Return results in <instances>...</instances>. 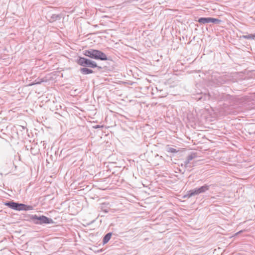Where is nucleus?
I'll return each mask as SVG.
<instances>
[{
	"mask_svg": "<svg viewBox=\"0 0 255 255\" xmlns=\"http://www.w3.org/2000/svg\"><path fill=\"white\" fill-rule=\"evenodd\" d=\"M61 18V14H53L50 16L49 21L50 22H53L57 20L60 19Z\"/></svg>",
	"mask_w": 255,
	"mask_h": 255,
	"instance_id": "nucleus-11",
	"label": "nucleus"
},
{
	"mask_svg": "<svg viewBox=\"0 0 255 255\" xmlns=\"http://www.w3.org/2000/svg\"><path fill=\"white\" fill-rule=\"evenodd\" d=\"M229 109L231 110H233V111H231L230 113L233 115H237L239 112V107L237 106L236 108H234L232 106L229 108Z\"/></svg>",
	"mask_w": 255,
	"mask_h": 255,
	"instance_id": "nucleus-18",
	"label": "nucleus"
},
{
	"mask_svg": "<svg viewBox=\"0 0 255 255\" xmlns=\"http://www.w3.org/2000/svg\"><path fill=\"white\" fill-rule=\"evenodd\" d=\"M138 0H128V1H128V2H131L133 1H138Z\"/></svg>",
	"mask_w": 255,
	"mask_h": 255,
	"instance_id": "nucleus-27",
	"label": "nucleus"
},
{
	"mask_svg": "<svg viewBox=\"0 0 255 255\" xmlns=\"http://www.w3.org/2000/svg\"><path fill=\"white\" fill-rule=\"evenodd\" d=\"M45 81H46V80H44L43 79H39V78H38L36 80H35V81L33 83H32V84H29V85L31 86V85H35V84H40L42 82H45Z\"/></svg>",
	"mask_w": 255,
	"mask_h": 255,
	"instance_id": "nucleus-22",
	"label": "nucleus"
},
{
	"mask_svg": "<svg viewBox=\"0 0 255 255\" xmlns=\"http://www.w3.org/2000/svg\"><path fill=\"white\" fill-rule=\"evenodd\" d=\"M196 157H197V153H192L191 154L189 155L187 157V159L190 161L193 159L195 158Z\"/></svg>",
	"mask_w": 255,
	"mask_h": 255,
	"instance_id": "nucleus-23",
	"label": "nucleus"
},
{
	"mask_svg": "<svg viewBox=\"0 0 255 255\" xmlns=\"http://www.w3.org/2000/svg\"><path fill=\"white\" fill-rule=\"evenodd\" d=\"M240 96L241 95H240ZM253 100L252 96H247V95H243L242 97H240V105H246L247 104L248 105H250V102Z\"/></svg>",
	"mask_w": 255,
	"mask_h": 255,
	"instance_id": "nucleus-6",
	"label": "nucleus"
},
{
	"mask_svg": "<svg viewBox=\"0 0 255 255\" xmlns=\"http://www.w3.org/2000/svg\"><path fill=\"white\" fill-rule=\"evenodd\" d=\"M165 150L168 152L171 153H177L178 150H176L175 148L171 147L169 145H167L165 147Z\"/></svg>",
	"mask_w": 255,
	"mask_h": 255,
	"instance_id": "nucleus-15",
	"label": "nucleus"
},
{
	"mask_svg": "<svg viewBox=\"0 0 255 255\" xmlns=\"http://www.w3.org/2000/svg\"><path fill=\"white\" fill-rule=\"evenodd\" d=\"M89 67H82L79 69V71L83 75H88L93 73L94 72L91 69L88 68Z\"/></svg>",
	"mask_w": 255,
	"mask_h": 255,
	"instance_id": "nucleus-8",
	"label": "nucleus"
},
{
	"mask_svg": "<svg viewBox=\"0 0 255 255\" xmlns=\"http://www.w3.org/2000/svg\"><path fill=\"white\" fill-rule=\"evenodd\" d=\"M211 17H200L197 21L201 24H206L211 23Z\"/></svg>",
	"mask_w": 255,
	"mask_h": 255,
	"instance_id": "nucleus-10",
	"label": "nucleus"
},
{
	"mask_svg": "<svg viewBox=\"0 0 255 255\" xmlns=\"http://www.w3.org/2000/svg\"><path fill=\"white\" fill-rule=\"evenodd\" d=\"M24 211H29V210H32L33 209V207L31 205H27L26 204H24Z\"/></svg>",
	"mask_w": 255,
	"mask_h": 255,
	"instance_id": "nucleus-24",
	"label": "nucleus"
},
{
	"mask_svg": "<svg viewBox=\"0 0 255 255\" xmlns=\"http://www.w3.org/2000/svg\"><path fill=\"white\" fill-rule=\"evenodd\" d=\"M222 21L219 19L211 17V23H213L215 24H220Z\"/></svg>",
	"mask_w": 255,
	"mask_h": 255,
	"instance_id": "nucleus-21",
	"label": "nucleus"
},
{
	"mask_svg": "<svg viewBox=\"0 0 255 255\" xmlns=\"http://www.w3.org/2000/svg\"><path fill=\"white\" fill-rule=\"evenodd\" d=\"M244 232V231H243V230H240V240L241 239V238H242V237H244V236H243V232Z\"/></svg>",
	"mask_w": 255,
	"mask_h": 255,
	"instance_id": "nucleus-26",
	"label": "nucleus"
},
{
	"mask_svg": "<svg viewBox=\"0 0 255 255\" xmlns=\"http://www.w3.org/2000/svg\"><path fill=\"white\" fill-rule=\"evenodd\" d=\"M238 234H239V232H237V233H236V235H238Z\"/></svg>",
	"mask_w": 255,
	"mask_h": 255,
	"instance_id": "nucleus-29",
	"label": "nucleus"
},
{
	"mask_svg": "<svg viewBox=\"0 0 255 255\" xmlns=\"http://www.w3.org/2000/svg\"><path fill=\"white\" fill-rule=\"evenodd\" d=\"M112 235V233L110 232L104 236L103 239V244L104 245L107 244L109 241V240L111 238Z\"/></svg>",
	"mask_w": 255,
	"mask_h": 255,
	"instance_id": "nucleus-12",
	"label": "nucleus"
},
{
	"mask_svg": "<svg viewBox=\"0 0 255 255\" xmlns=\"http://www.w3.org/2000/svg\"><path fill=\"white\" fill-rule=\"evenodd\" d=\"M83 55L91 59L101 61H106L109 59L105 53L99 50L89 49L83 51Z\"/></svg>",
	"mask_w": 255,
	"mask_h": 255,
	"instance_id": "nucleus-2",
	"label": "nucleus"
},
{
	"mask_svg": "<svg viewBox=\"0 0 255 255\" xmlns=\"http://www.w3.org/2000/svg\"><path fill=\"white\" fill-rule=\"evenodd\" d=\"M30 152L32 154L35 155H36L37 154H38V151H37V150L35 149L34 147H31Z\"/></svg>",
	"mask_w": 255,
	"mask_h": 255,
	"instance_id": "nucleus-25",
	"label": "nucleus"
},
{
	"mask_svg": "<svg viewBox=\"0 0 255 255\" xmlns=\"http://www.w3.org/2000/svg\"><path fill=\"white\" fill-rule=\"evenodd\" d=\"M245 90V89H243H243H242V90Z\"/></svg>",
	"mask_w": 255,
	"mask_h": 255,
	"instance_id": "nucleus-32",
	"label": "nucleus"
},
{
	"mask_svg": "<svg viewBox=\"0 0 255 255\" xmlns=\"http://www.w3.org/2000/svg\"><path fill=\"white\" fill-rule=\"evenodd\" d=\"M190 161L186 158L183 163L181 164V166H184L186 168H187L188 167L191 168L193 166V165L190 163Z\"/></svg>",
	"mask_w": 255,
	"mask_h": 255,
	"instance_id": "nucleus-16",
	"label": "nucleus"
},
{
	"mask_svg": "<svg viewBox=\"0 0 255 255\" xmlns=\"http://www.w3.org/2000/svg\"><path fill=\"white\" fill-rule=\"evenodd\" d=\"M24 204L17 203L16 211H24Z\"/></svg>",
	"mask_w": 255,
	"mask_h": 255,
	"instance_id": "nucleus-20",
	"label": "nucleus"
},
{
	"mask_svg": "<svg viewBox=\"0 0 255 255\" xmlns=\"http://www.w3.org/2000/svg\"><path fill=\"white\" fill-rule=\"evenodd\" d=\"M244 61H247L248 62V61L246 60H244Z\"/></svg>",
	"mask_w": 255,
	"mask_h": 255,
	"instance_id": "nucleus-31",
	"label": "nucleus"
},
{
	"mask_svg": "<svg viewBox=\"0 0 255 255\" xmlns=\"http://www.w3.org/2000/svg\"><path fill=\"white\" fill-rule=\"evenodd\" d=\"M100 209L103 212L105 213H108L110 210L109 203H103L102 204H101Z\"/></svg>",
	"mask_w": 255,
	"mask_h": 255,
	"instance_id": "nucleus-9",
	"label": "nucleus"
},
{
	"mask_svg": "<svg viewBox=\"0 0 255 255\" xmlns=\"http://www.w3.org/2000/svg\"><path fill=\"white\" fill-rule=\"evenodd\" d=\"M210 185L205 184L199 188H196L194 189L190 190L187 192V194L184 195V198H189L190 197L199 195L201 193L206 192L209 190Z\"/></svg>",
	"mask_w": 255,
	"mask_h": 255,
	"instance_id": "nucleus-5",
	"label": "nucleus"
},
{
	"mask_svg": "<svg viewBox=\"0 0 255 255\" xmlns=\"http://www.w3.org/2000/svg\"><path fill=\"white\" fill-rule=\"evenodd\" d=\"M246 59H247V60H249L250 58L248 57V58H247Z\"/></svg>",
	"mask_w": 255,
	"mask_h": 255,
	"instance_id": "nucleus-30",
	"label": "nucleus"
},
{
	"mask_svg": "<svg viewBox=\"0 0 255 255\" xmlns=\"http://www.w3.org/2000/svg\"><path fill=\"white\" fill-rule=\"evenodd\" d=\"M248 39H255V33L254 34H249L247 35H240V40L242 38Z\"/></svg>",
	"mask_w": 255,
	"mask_h": 255,
	"instance_id": "nucleus-14",
	"label": "nucleus"
},
{
	"mask_svg": "<svg viewBox=\"0 0 255 255\" xmlns=\"http://www.w3.org/2000/svg\"><path fill=\"white\" fill-rule=\"evenodd\" d=\"M26 221L31 222L35 225H44L46 224H53L54 222L51 218L44 215H37L36 214H29L27 216Z\"/></svg>",
	"mask_w": 255,
	"mask_h": 255,
	"instance_id": "nucleus-1",
	"label": "nucleus"
},
{
	"mask_svg": "<svg viewBox=\"0 0 255 255\" xmlns=\"http://www.w3.org/2000/svg\"><path fill=\"white\" fill-rule=\"evenodd\" d=\"M195 97L194 98L197 101H205L206 100V95H202V94H197V95H195Z\"/></svg>",
	"mask_w": 255,
	"mask_h": 255,
	"instance_id": "nucleus-13",
	"label": "nucleus"
},
{
	"mask_svg": "<svg viewBox=\"0 0 255 255\" xmlns=\"http://www.w3.org/2000/svg\"><path fill=\"white\" fill-rule=\"evenodd\" d=\"M217 80L219 84L222 85L226 82L227 79L224 77H219Z\"/></svg>",
	"mask_w": 255,
	"mask_h": 255,
	"instance_id": "nucleus-19",
	"label": "nucleus"
},
{
	"mask_svg": "<svg viewBox=\"0 0 255 255\" xmlns=\"http://www.w3.org/2000/svg\"><path fill=\"white\" fill-rule=\"evenodd\" d=\"M252 73L245 69V72H240V85L250 87L253 83Z\"/></svg>",
	"mask_w": 255,
	"mask_h": 255,
	"instance_id": "nucleus-4",
	"label": "nucleus"
},
{
	"mask_svg": "<svg viewBox=\"0 0 255 255\" xmlns=\"http://www.w3.org/2000/svg\"><path fill=\"white\" fill-rule=\"evenodd\" d=\"M95 128H100V126L97 125V126H96Z\"/></svg>",
	"mask_w": 255,
	"mask_h": 255,
	"instance_id": "nucleus-28",
	"label": "nucleus"
},
{
	"mask_svg": "<svg viewBox=\"0 0 255 255\" xmlns=\"http://www.w3.org/2000/svg\"><path fill=\"white\" fill-rule=\"evenodd\" d=\"M76 62L83 67L98 68V69H102V68L98 66L95 61L84 57L79 56L76 60Z\"/></svg>",
	"mask_w": 255,
	"mask_h": 255,
	"instance_id": "nucleus-3",
	"label": "nucleus"
},
{
	"mask_svg": "<svg viewBox=\"0 0 255 255\" xmlns=\"http://www.w3.org/2000/svg\"><path fill=\"white\" fill-rule=\"evenodd\" d=\"M17 203L14 202L13 200L11 201H7L5 202H3V205L8 207V208L16 210V206H17Z\"/></svg>",
	"mask_w": 255,
	"mask_h": 255,
	"instance_id": "nucleus-7",
	"label": "nucleus"
},
{
	"mask_svg": "<svg viewBox=\"0 0 255 255\" xmlns=\"http://www.w3.org/2000/svg\"><path fill=\"white\" fill-rule=\"evenodd\" d=\"M167 92H166V91H163V90H159L158 91V97L159 98H163V97H166L167 95Z\"/></svg>",
	"mask_w": 255,
	"mask_h": 255,
	"instance_id": "nucleus-17",
	"label": "nucleus"
}]
</instances>
